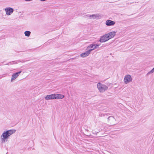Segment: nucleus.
Returning a JSON list of instances; mask_svg holds the SVG:
<instances>
[{
  "label": "nucleus",
  "instance_id": "nucleus-4",
  "mask_svg": "<svg viewBox=\"0 0 154 154\" xmlns=\"http://www.w3.org/2000/svg\"><path fill=\"white\" fill-rule=\"evenodd\" d=\"M108 37L106 34L101 36L99 40L100 42L103 43L108 41L109 40Z\"/></svg>",
  "mask_w": 154,
  "mask_h": 154
},
{
  "label": "nucleus",
  "instance_id": "nucleus-9",
  "mask_svg": "<svg viewBox=\"0 0 154 154\" xmlns=\"http://www.w3.org/2000/svg\"><path fill=\"white\" fill-rule=\"evenodd\" d=\"M115 24V22L109 20H106L105 22V24L107 26H113Z\"/></svg>",
  "mask_w": 154,
  "mask_h": 154
},
{
  "label": "nucleus",
  "instance_id": "nucleus-14",
  "mask_svg": "<svg viewBox=\"0 0 154 154\" xmlns=\"http://www.w3.org/2000/svg\"><path fill=\"white\" fill-rule=\"evenodd\" d=\"M90 54L89 51L88 50L85 52L82 53L80 56L81 57L84 58L88 56Z\"/></svg>",
  "mask_w": 154,
  "mask_h": 154
},
{
  "label": "nucleus",
  "instance_id": "nucleus-17",
  "mask_svg": "<svg viewBox=\"0 0 154 154\" xmlns=\"http://www.w3.org/2000/svg\"><path fill=\"white\" fill-rule=\"evenodd\" d=\"M90 14H88V15H86L85 16V17L86 18H87L88 19H90Z\"/></svg>",
  "mask_w": 154,
  "mask_h": 154
},
{
  "label": "nucleus",
  "instance_id": "nucleus-2",
  "mask_svg": "<svg viewBox=\"0 0 154 154\" xmlns=\"http://www.w3.org/2000/svg\"><path fill=\"white\" fill-rule=\"evenodd\" d=\"M97 87L100 93H103L108 89V87L106 85L98 83L97 84Z\"/></svg>",
  "mask_w": 154,
  "mask_h": 154
},
{
  "label": "nucleus",
  "instance_id": "nucleus-19",
  "mask_svg": "<svg viewBox=\"0 0 154 154\" xmlns=\"http://www.w3.org/2000/svg\"><path fill=\"white\" fill-rule=\"evenodd\" d=\"M27 2V1H32V0H25Z\"/></svg>",
  "mask_w": 154,
  "mask_h": 154
},
{
  "label": "nucleus",
  "instance_id": "nucleus-1",
  "mask_svg": "<svg viewBox=\"0 0 154 154\" xmlns=\"http://www.w3.org/2000/svg\"><path fill=\"white\" fill-rule=\"evenodd\" d=\"M16 130L12 129L4 131L2 134L1 137V140L2 143H5L7 141L6 139L13 134L15 133Z\"/></svg>",
  "mask_w": 154,
  "mask_h": 154
},
{
  "label": "nucleus",
  "instance_id": "nucleus-8",
  "mask_svg": "<svg viewBox=\"0 0 154 154\" xmlns=\"http://www.w3.org/2000/svg\"><path fill=\"white\" fill-rule=\"evenodd\" d=\"M21 72L20 71L16 73L13 74L11 76V82H12L21 73Z\"/></svg>",
  "mask_w": 154,
  "mask_h": 154
},
{
  "label": "nucleus",
  "instance_id": "nucleus-15",
  "mask_svg": "<svg viewBox=\"0 0 154 154\" xmlns=\"http://www.w3.org/2000/svg\"><path fill=\"white\" fill-rule=\"evenodd\" d=\"M31 32L29 31H26L24 32V34L26 36L29 37L30 36Z\"/></svg>",
  "mask_w": 154,
  "mask_h": 154
},
{
  "label": "nucleus",
  "instance_id": "nucleus-18",
  "mask_svg": "<svg viewBox=\"0 0 154 154\" xmlns=\"http://www.w3.org/2000/svg\"><path fill=\"white\" fill-rule=\"evenodd\" d=\"M94 45V47H95V49L97 48V47H98L100 45L99 44H93Z\"/></svg>",
  "mask_w": 154,
  "mask_h": 154
},
{
  "label": "nucleus",
  "instance_id": "nucleus-13",
  "mask_svg": "<svg viewBox=\"0 0 154 154\" xmlns=\"http://www.w3.org/2000/svg\"><path fill=\"white\" fill-rule=\"evenodd\" d=\"M55 99H62L64 97V96L63 94H54Z\"/></svg>",
  "mask_w": 154,
  "mask_h": 154
},
{
  "label": "nucleus",
  "instance_id": "nucleus-11",
  "mask_svg": "<svg viewBox=\"0 0 154 154\" xmlns=\"http://www.w3.org/2000/svg\"><path fill=\"white\" fill-rule=\"evenodd\" d=\"M116 32L115 31H113L110 32L107 34V35L109 37L108 38L109 39H110L113 38L116 35Z\"/></svg>",
  "mask_w": 154,
  "mask_h": 154
},
{
  "label": "nucleus",
  "instance_id": "nucleus-7",
  "mask_svg": "<svg viewBox=\"0 0 154 154\" xmlns=\"http://www.w3.org/2000/svg\"><path fill=\"white\" fill-rule=\"evenodd\" d=\"M101 17V15L98 14L90 15V19H99Z\"/></svg>",
  "mask_w": 154,
  "mask_h": 154
},
{
  "label": "nucleus",
  "instance_id": "nucleus-6",
  "mask_svg": "<svg viewBox=\"0 0 154 154\" xmlns=\"http://www.w3.org/2000/svg\"><path fill=\"white\" fill-rule=\"evenodd\" d=\"M108 122L112 125L116 123V120L113 116H109L108 118Z\"/></svg>",
  "mask_w": 154,
  "mask_h": 154
},
{
  "label": "nucleus",
  "instance_id": "nucleus-12",
  "mask_svg": "<svg viewBox=\"0 0 154 154\" xmlns=\"http://www.w3.org/2000/svg\"><path fill=\"white\" fill-rule=\"evenodd\" d=\"M94 46L93 44H91L87 47V49H88V51H89L90 53L91 51L95 49V47H94Z\"/></svg>",
  "mask_w": 154,
  "mask_h": 154
},
{
  "label": "nucleus",
  "instance_id": "nucleus-3",
  "mask_svg": "<svg viewBox=\"0 0 154 154\" xmlns=\"http://www.w3.org/2000/svg\"><path fill=\"white\" fill-rule=\"evenodd\" d=\"M132 81V78L130 75H127L124 78V81L125 84H127Z\"/></svg>",
  "mask_w": 154,
  "mask_h": 154
},
{
  "label": "nucleus",
  "instance_id": "nucleus-10",
  "mask_svg": "<svg viewBox=\"0 0 154 154\" xmlns=\"http://www.w3.org/2000/svg\"><path fill=\"white\" fill-rule=\"evenodd\" d=\"M55 98L54 94L46 95L45 97L46 100L55 99Z\"/></svg>",
  "mask_w": 154,
  "mask_h": 154
},
{
  "label": "nucleus",
  "instance_id": "nucleus-16",
  "mask_svg": "<svg viewBox=\"0 0 154 154\" xmlns=\"http://www.w3.org/2000/svg\"><path fill=\"white\" fill-rule=\"evenodd\" d=\"M154 72V69L153 68L151 70H150L149 72H148V74H149L150 73H152Z\"/></svg>",
  "mask_w": 154,
  "mask_h": 154
},
{
  "label": "nucleus",
  "instance_id": "nucleus-5",
  "mask_svg": "<svg viewBox=\"0 0 154 154\" xmlns=\"http://www.w3.org/2000/svg\"><path fill=\"white\" fill-rule=\"evenodd\" d=\"M6 14L8 15H11L14 12V9L11 7H8L5 8Z\"/></svg>",
  "mask_w": 154,
  "mask_h": 154
},
{
  "label": "nucleus",
  "instance_id": "nucleus-20",
  "mask_svg": "<svg viewBox=\"0 0 154 154\" xmlns=\"http://www.w3.org/2000/svg\"><path fill=\"white\" fill-rule=\"evenodd\" d=\"M153 69H154V67L153 68Z\"/></svg>",
  "mask_w": 154,
  "mask_h": 154
}]
</instances>
